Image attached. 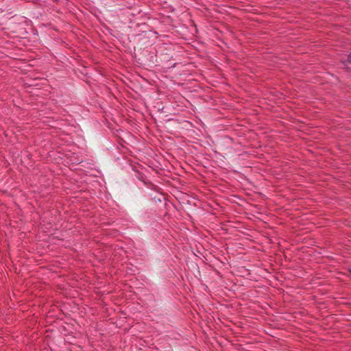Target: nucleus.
Returning <instances> with one entry per match:
<instances>
[{"label": "nucleus", "instance_id": "1", "mask_svg": "<svg viewBox=\"0 0 351 351\" xmlns=\"http://www.w3.org/2000/svg\"><path fill=\"white\" fill-rule=\"evenodd\" d=\"M348 61L351 63V53H350V55L348 56Z\"/></svg>", "mask_w": 351, "mask_h": 351}]
</instances>
